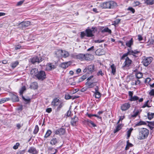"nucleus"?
Returning a JSON list of instances; mask_svg holds the SVG:
<instances>
[{
    "instance_id": "obj_19",
    "label": "nucleus",
    "mask_w": 154,
    "mask_h": 154,
    "mask_svg": "<svg viewBox=\"0 0 154 154\" xmlns=\"http://www.w3.org/2000/svg\"><path fill=\"white\" fill-rule=\"evenodd\" d=\"M71 64L70 61L62 63L60 64V67L66 69Z\"/></svg>"
},
{
    "instance_id": "obj_18",
    "label": "nucleus",
    "mask_w": 154,
    "mask_h": 154,
    "mask_svg": "<svg viewBox=\"0 0 154 154\" xmlns=\"http://www.w3.org/2000/svg\"><path fill=\"white\" fill-rule=\"evenodd\" d=\"M56 66L54 64H53L51 63H48L46 67V69L47 70L50 71L52 69H54L56 68Z\"/></svg>"
},
{
    "instance_id": "obj_4",
    "label": "nucleus",
    "mask_w": 154,
    "mask_h": 154,
    "mask_svg": "<svg viewBox=\"0 0 154 154\" xmlns=\"http://www.w3.org/2000/svg\"><path fill=\"white\" fill-rule=\"evenodd\" d=\"M97 30L96 27H92L91 29H87L85 31L86 36L88 37H92L94 36V33L97 32Z\"/></svg>"
},
{
    "instance_id": "obj_36",
    "label": "nucleus",
    "mask_w": 154,
    "mask_h": 154,
    "mask_svg": "<svg viewBox=\"0 0 154 154\" xmlns=\"http://www.w3.org/2000/svg\"><path fill=\"white\" fill-rule=\"evenodd\" d=\"M31 87L34 89H36L38 87V83L36 82H33L32 84Z\"/></svg>"
},
{
    "instance_id": "obj_39",
    "label": "nucleus",
    "mask_w": 154,
    "mask_h": 154,
    "mask_svg": "<svg viewBox=\"0 0 154 154\" xmlns=\"http://www.w3.org/2000/svg\"><path fill=\"white\" fill-rule=\"evenodd\" d=\"M134 114L131 115V118H135L140 113V112L138 110H137L136 112L134 111H133Z\"/></svg>"
},
{
    "instance_id": "obj_58",
    "label": "nucleus",
    "mask_w": 154,
    "mask_h": 154,
    "mask_svg": "<svg viewBox=\"0 0 154 154\" xmlns=\"http://www.w3.org/2000/svg\"><path fill=\"white\" fill-rule=\"evenodd\" d=\"M89 125L91 126H93L94 127H95L96 126V125L92 121L90 122V125Z\"/></svg>"
},
{
    "instance_id": "obj_28",
    "label": "nucleus",
    "mask_w": 154,
    "mask_h": 154,
    "mask_svg": "<svg viewBox=\"0 0 154 154\" xmlns=\"http://www.w3.org/2000/svg\"><path fill=\"white\" fill-rule=\"evenodd\" d=\"M95 54L98 56L102 55L103 54V52L102 50L100 49H98L95 51Z\"/></svg>"
},
{
    "instance_id": "obj_41",
    "label": "nucleus",
    "mask_w": 154,
    "mask_h": 154,
    "mask_svg": "<svg viewBox=\"0 0 154 154\" xmlns=\"http://www.w3.org/2000/svg\"><path fill=\"white\" fill-rule=\"evenodd\" d=\"M133 130V128H131L129 129V130L127 131V139H128L130 137V136L131 132Z\"/></svg>"
},
{
    "instance_id": "obj_22",
    "label": "nucleus",
    "mask_w": 154,
    "mask_h": 154,
    "mask_svg": "<svg viewBox=\"0 0 154 154\" xmlns=\"http://www.w3.org/2000/svg\"><path fill=\"white\" fill-rule=\"evenodd\" d=\"M134 40L132 38H131L129 41H127L126 43V45L128 47L131 48L132 45H133Z\"/></svg>"
},
{
    "instance_id": "obj_64",
    "label": "nucleus",
    "mask_w": 154,
    "mask_h": 154,
    "mask_svg": "<svg viewBox=\"0 0 154 154\" xmlns=\"http://www.w3.org/2000/svg\"><path fill=\"white\" fill-rule=\"evenodd\" d=\"M138 39L139 41H141L143 40V38L142 36L140 35H138Z\"/></svg>"
},
{
    "instance_id": "obj_43",
    "label": "nucleus",
    "mask_w": 154,
    "mask_h": 154,
    "mask_svg": "<svg viewBox=\"0 0 154 154\" xmlns=\"http://www.w3.org/2000/svg\"><path fill=\"white\" fill-rule=\"evenodd\" d=\"M94 94L95 95V97L96 98H99L101 96V94L99 92H94Z\"/></svg>"
},
{
    "instance_id": "obj_62",
    "label": "nucleus",
    "mask_w": 154,
    "mask_h": 154,
    "mask_svg": "<svg viewBox=\"0 0 154 154\" xmlns=\"http://www.w3.org/2000/svg\"><path fill=\"white\" fill-rule=\"evenodd\" d=\"M23 2V1H21L18 2L17 3V6H20L21 5Z\"/></svg>"
},
{
    "instance_id": "obj_6",
    "label": "nucleus",
    "mask_w": 154,
    "mask_h": 154,
    "mask_svg": "<svg viewBox=\"0 0 154 154\" xmlns=\"http://www.w3.org/2000/svg\"><path fill=\"white\" fill-rule=\"evenodd\" d=\"M43 59L39 56H35L30 59V61L32 63L34 64L35 63H39L42 61Z\"/></svg>"
},
{
    "instance_id": "obj_47",
    "label": "nucleus",
    "mask_w": 154,
    "mask_h": 154,
    "mask_svg": "<svg viewBox=\"0 0 154 154\" xmlns=\"http://www.w3.org/2000/svg\"><path fill=\"white\" fill-rule=\"evenodd\" d=\"M140 4L139 2L138 1H134L133 4L134 6L136 7L139 5Z\"/></svg>"
},
{
    "instance_id": "obj_7",
    "label": "nucleus",
    "mask_w": 154,
    "mask_h": 154,
    "mask_svg": "<svg viewBox=\"0 0 154 154\" xmlns=\"http://www.w3.org/2000/svg\"><path fill=\"white\" fill-rule=\"evenodd\" d=\"M153 58L152 57H145L143 59L142 63L145 66H147L152 61Z\"/></svg>"
},
{
    "instance_id": "obj_13",
    "label": "nucleus",
    "mask_w": 154,
    "mask_h": 154,
    "mask_svg": "<svg viewBox=\"0 0 154 154\" xmlns=\"http://www.w3.org/2000/svg\"><path fill=\"white\" fill-rule=\"evenodd\" d=\"M140 83V81L136 78H134L131 80V85H138Z\"/></svg>"
},
{
    "instance_id": "obj_31",
    "label": "nucleus",
    "mask_w": 154,
    "mask_h": 154,
    "mask_svg": "<svg viewBox=\"0 0 154 154\" xmlns=\"http://www.w3.org/2000/svg\"><path fill=\"white\" fill-rule=\"evenodd\" d=\"M111 68L112 69V73L115 75L116 72V67L114 64H113L111 66Z\"/></svg>"
},
{
    "instance_id": "obj_44",
    "label": "nucleus",
    "mask_w": 154,
    "mask_h": 154,
    "mask_svg": "<svg viewBox=\"0 0 154 154\" xmlns=\"http://www.w3.org/2000/svg\"><path fill=\"white\" fill-rule=\"evenodd\" d=\"M26 88L25 86H23L21 88L20 91V95H23V94L24 91L26 90Z\"/></svg>"
},
{
    "instance_id": "obj_52",
    "label": "nucleus",
    "mask_w": 154,
    "mask_h": 154,
    "mask_svg": "<svg viewBox=\"0 0 154 154\" xmlns=\"http://www.w3.org/2000/svg\"><path fill=\"white\" fill-rule=\"evenodd\" d=\"M22 98L26 102V103H29L30 101V99L29 98L26 99L23 96H22Z\"/></svg>"
},
{
    "instance_id": "obj_3",
    "label": "nucleus",
    "mask_w": 154,
    "mask_h": 154,
    "mask_svg": "<svg viewBox=\"0 0 154 154\" xmlns=\"http://www.w3.org/2000/svg\"><path fill=\"white\" fill-rule=\"evenodd\" d=\"M100 6V7L104 9H113L116 8L117 6V5L115 2L110 1L101 4Z\"/></svg>"
},
{
    "instance_id": "obj_27",
    "label": "nucleus",
    "mask_w": 154,
    "mask_h": 154,
    "mask_svg": "<svg viewBox=\"0 0 154 154\" xmlns=\"http://www.w3.org/2000/svg\"><path fill=\"white\" fill-rule=\"evenodd\" d=\"M146 123L145 122L142 121H140L138 122L135 124L134 125V127L140 126L143 125H146Z\"/></svg>"
},
{
    "instance_id": "obj_15",
    "label": "nucleus",
    "mask_w": 154,
    "mask_h": 154,
    "mask_svg": "<svg viewBox=\"0 0 154 154\" xmlns=\"http://www.w3.org/2000/svg\"><path fill=\"white\" fill-rule=\"evenodd\" d=\"M38 72L37 69L33 68L31 70L30 74L34 78H36Z\"/></svg>"
},
{
    "instance_id": "obj_53",
    "label": "nucleus",
    "mask_w": 154,
    "mask_h": 154,
    "mask_svg": "<svg viewBox=\"0 0 154 154\" xmlns=\"http://www.w3.org/2000/svg\"><path fill=\"white\" fill-rule=\"evenodd\" d=\"M20 145V143H16L15 145H14L13 147V148L14 149H17L18 148V146Z\"/></svg>"
},
{
    "instance_id": "obj_42",
    "label": "nucleus",
    "mask_w": 154,
    "mask_h": 154,
    "mask_svg": "<svg viewBox=\"0 0 154 154\" xmlns=\"http://www.w3.org/2000/svg\"><path fill=\"white\" fill-rule=\"evenodd\" d=\"M51 133V131L50 130H48L46 132V133L44 137L45 138H47L48 137H49L50 134Z\"/></svg>"
},
{
    "instance_id": "obj_49",
    "label": "nucleus",
    "mask_w": 154,
    "mask_h": 154,
    "mask_svg": "<svg viewBox=\"0 0 154 154\" xmlns=\"http://www.w3.org/2000/svg\"><path fill=\"white\" fill-rule=\"evenodd\" d=\"M127 10L130 11L132 12V13H134L135 12L134 9L132 7H129L128 8Z\"/></svg>"
},
{
    "instance_id": "obj_34",
    "label": "nucleus",
    "mask_w": 154,
    "mask_h": 154,
    "mask_svg": "<svg viewBox=\"0 0 154 154\" xmlns=\"http://www.w3.org/2000/svg\"><path fill=\"white\" fill-rule=\"evenodd\" d=\"M57 142V140L56 138H52L50 141V143L52 145H55Z\"/></svg>"
},
{
    "instance_id": "obj_10",
    "label": "nucleus",
    "mask_w": 154,
    "mask_h": 154,
    "mask_svg": "<svg viewBox=\"0 0 154 154\" xmlns=\"http://www.w3.org/2000/svg\"><path fill=\"white\" fill-rule=\"evenodd\" d=\"M65 132V129L61 128L55 131V133L56 134H59L60 135H63L64 134Z\"/></svg>"
},
{
    "instance_id": "obj_48",
    "label": "nucleus",
    "mask_w": 154,
    "mask_h": 154,
    "mask_svg": "<svg viewBox=\"0 0 154 154\" xmlns=\"http://www.w3.org/2000/svg\"><path fill=\"white\" fill-rule=\"evenodd\" d=\"M63 105V103L62 102H60L57 108V109L59 110H60V109L62 107Z\"/></svg>"
},
{
    "instance_id": "obj_35",
    "label": "nucleus",
    "mask_w": 154,
    "mask_h": 154,
    "mask_svg": "<svg viewBox=\"0 0 154 154\" xmlns=\"http://www.w3.org/2000/svg\"><path fill=\"white\" fill-rule=\"evenodd\" d=\"M136 78L139 79L141 78L143 76V74L141 72H137L135 74Z\"/></svg>"
},
{
    "instance_id": "obj_30",
    "label": "nucleus",
    "mask_w": 154,
    "mask_h": 154,
    "mask_svg": "<svg viewBox=\"0 0 154 154\" xmlns=\"http://www.w3.org/2000/svg\"><path fill=\"white\" fill-rule=\"evenodd\" d=\"M94 65H91L88 66V70L91 72H94Z\"/></svg>"
},
{
    "instance_id": "obj_57",
    "label": "nucleus",
    "mask_w": 154,
    "mask_h": 154,
    "mask_svg": "<svg viewBox=\"0 0 154 154\" xmlns=\"http://www.w3.org/2000/svg\"><path fill=\"white\" fill-rule=\"evenodd\" d=\"M151 81V79L149 78H147L146 79L145 82L146 83H149Z\"/></svg>"
},
{
    "instance_id": "obj_56",
    "label": "nucleus",
    "mask_w": 154,
    "mask_h": 154,
    "mask_svg": "<svg viewBox=\"0 0 154 154\" xmlns=\"http://www.w3.org/2000/svg\"><path fill=\"white\" fill-rule=\"evenodd\" d=\"M97 75H100L101 76H103L104 75V73L102 72L101 70H100L97 73Z\"/></svg>"
},
{
    "instance_id": "obj_9",
    "label": "nucleus",
    "mask_w": 154,
    "mask_h": 154,
    "mask_svg": "<svg viewBox=\"0 0 154 154\" xmlns=\"http://www.w3.org/2000/svg\"><path fill=\"white\" fill-rule=\"evenodd\" d=\"M31 23L29 21H23L20 23L18 24L20 26V28H26L30 25Z\"/></svg>"
},
{
    "instance_id": "obj_60",
    "label": "nucleus",
    "mask_w": 154,
    "mask_h": 154,
    "mask_svg": "<svg viewBox=\"0 0 154 154\" xmlns=\"http://www.w3.org/2000/svg\"><path fill=\"white\" fill-rule=\"evenodd\" d=\"M104 42V40H95L94 41V42L95 43H99L103 42Z\"/></svg>"
},
{
    "instance_id": "obj_14",
    "label": "nucleus",
    "mask_w": 154,
    "mask_h": 154,
    "mask_svg": "<svg viewBox=\"0 0 154 154\" xmlns=\"http://www.w3.org/2000/svg\"><path fill=\"white\" fill-rule=\"evenodd\" d=\"M28 152L32 154H37L38 152V151L33 146L30 147L28 151Z\"/></svg>"
},
{
    "instance_id": "obj_50",
    "label": "nucleus",
    "mask_w": 154,
    "mask_h": 154,
    "mask_svg": "<svg viewBox=\"0 0 154 154\" xmlns=\"http://www.w3.org/2000/svg\"><path fill=\"white\" fill-rule=\"evenodd\" d=\"M86 36V33L84 32H81V33L80 36L81 38H83L85 36Z\"/></svg>"
},
{
    "instance_id": "obj_24",
    "label": "nucleus",
    "mask_w": 154,
    "mask_h": 154,
    "mask_svg": "<svg viewBox=\"0 0 154 154\" xmlns=\"http://www.w3.org/2000/svg\"><path fill=\"white\" fill-rule=\"evenodd\" d=\"M101 32L102 33H104L105 32H108L109 34H111V30L109 29L108 27H106L105 28L103 27L101 29Z\"/></svg>"
},
{
    "instance_id": "obj_17",
    "label": "nucleus",
    "mask_w": 154,
    "mask_h": 154,
    "mask_svg": "<svg viewBox=\"0 0 154 154\" xmlns=\"http://www.w3.org/2000/svg\"><path fill=\"white\" fill-rule=\"evenodd\" d=\"M138 100H139L138 101L139 102H141L143 101V98L139 99V98L138 96H134L132 97V98H130L129 99V100L131 101H137Z\"/></svg>"
},
{
    "instance_id": "obj_12",
    "label": "nucleus",
    "mask_w": 154,
    "mask_h": 154,
    "mask_svg": "<svg viewBox=\"0 0 154 154\" xmlns=\"http://www.w3.org/2000/svg\"><path fill=\"white\" fill-rule=\"evenodd\" d=\"M85 60L87 61H90L93 60L94 59V56L91 54L87 53L85 54Z\"/></svg>"
},
{
    "instance_id": "obj_25",
    "label": "nucleus",
    "mask_w": 154,
    "mask_h": 154,
    "mask_svg": "<svg viewBox=\"0 0 154 154\" xmlns=\"http://www.w3.org/2000/svg\"><path fill=\"white\" fill-rule=\"evenodd\" d=\"M62 54V50H59L55 52V54L56 57H61Z\"/></svg>"
},
{
    "instance_id": "obj_55",
    "label": "nucleus",
    "mask_w": 154,
    "mask_h": 154,
    "mask_svg": "<svg viewBox=\"0 0 154 154\" xmlns=\"http://www.w3.org/2000/svg\"><path fill=\"white\" fill-rule=\"evenodd\" d=\"M149 94L150 96H154V89H152L149 93Z\"/></svg>"
},
{
    "instance_id": "obj_2",
    "label": "nucleus",
    "mask_w": 154,
    "mask_h": 154,
    "mask_svg": "<svg viewBox=\"0 0 154 154\" xmlns=\"http://www.w3.org/2000/svg\"><path fill=\"white\" fill-rule=\"evenodd\" d=\"M138 131L139 133L137 138L139 140H143L146 138L149 133V130L145 128L139 129Z\"/></svg>"
},
{
    "instance_id": "obj_5",
    "label": "nucleus",
    "mask_w": 154,
    "mask_h": 154,
    "mask_svg": "<svg viewBox=\"0 0 154 154\" xmlns=\"http://www.w3.org/2000/svg\"><path fill=\"white\" fill-rule=\"evenodd\" d=\"M36 78L41 81H43L46 78V75L45 71L43 70L38 71Z\"/></svg>"
},
{
    "instance_id": "obj_59",
    "label": "nucleus",
    "mask_w": 154,
    "mask_h": 154,
    "mask_svg": "<svg viewBox=\"0 0 154 154\" xmlns=\"http://www.w3.org/2000/svg\"><path fill=\"white\" fill-rule=\"evenodd\" d=\"M133 91H129L128 92V94L130 98H132L133 97Z\"/></svg>"
},
{
    "instance_id": "obj_8",
    "label": "nucleus",
    "mask_w": 154,
    "mask_h": 154,
    "mask_svg": "<svg viewBox=\"0 0 154 154\" xmlns=\"http://www.w3.org/2000/svg\"><path fill=\"white\" fill-rule=\"evenodd\" d=\"M131 107V104L129 103H126L122 104L121 106V109L122 111H125Z\"/></svg>"
},
{
    "instance_id": "obj_54",
    "label": "nucleus",
    "mask_w": 154,
    "mask_h": 154,
    "mask_svg": "<svg viewBox=\"0 0 154 154\" xmlns=\"http://www.w3.org/2000/svg\"><path fill=\"white\" fill-rule=\"evenodd\" d=\"M147 122L148 123V125L150 127V125L154 126V121L152 122L147 121Z\"/></svg>"
},
{
    "instance_id": "obj_46",
    "label": "nucleus",
    "mask_w": 154,
    "mask_h": 154,
    "mask_svg": "<svg viewBox=\"0 0 154 154\" xmlns=\"http://www.w3.org/2000/svg\"><path fill=\"white\" fill-rule=\"evenodd\" d=\"M72 96L69 95V94H66L65 95V98L66 100L72 99Z\"/></svg>"
},
{
    "instance_id": "obj_33",
    "label": "nucleus",
    "mask_w": 154,
    "mask_h": 154,
    "mask_svg": "<svg viewBox=\"0 0 154 154\" xmlns=\"http://www.w3.org/2000/svg\"><path fill=\"white\" fill-rule=\"evenodd\" d=\"M87 78V75H84L82 76L81 77H80L79 79V81H78V83H80L83 81L85 79H86Z\"/></svg>"
},
{
    "instance_id": "obj_61",
    "label": "nucleus",
    "mask_w": 154,
    "mask_h": 154,
    "mask_svg": "<svg viewBox=\"0 0 154 154\" xmlns=\"http://www.w3.org/2000/svg\"><path fill=\"white\" fill-rule=\"evenodd\" d=\"M52 109L51 108H48L46 109V112L48 113H50L52 111Z\"/></svg>"
},
{
    "instance_id": "obj_20",
    "label": "nucleus",
    "mask_w": 154,
    "mask_h": 154,
    "mask_svg": "<svg viewBox=\"0 0 154 154\" xmlns=\"http://www.w3.org/2000/svg\"><path fill=\"white\" fill-rule=\"evenodd\" d=\"M85 54L81 53L76 55L75 56L76 58L82 61L85 60Z\"/></svg>"
},
{
    "instance_id": "obj_29",
    "label": "nucleus",
    "mask_w": 154,
    "mask_h": 154,
    "mask_svg": "<svg viewBox=\"0 0 154 154\" xmlns=\"http://www.w3.org/2000/svg\"><path fill=\"white\" fill-rule=\"evenodd\" d=\"M61 57H63L64 58L68 57L69 55V53L67 51L62 50V54Z\"/></svg>"
},
{
    "instance_id": "obj_63",
    "label": "nucleus",
    "mask_w": 154,
    "mask_h": 154,
    "mask_svg": "<svg viewBox=\"0 0 154 154\" xmlns=\"http://www.w3.org/2000/svg\"><path fill=\"white\" fill-rule=\"evenodd\" d=\"M25 150H23L21 151H20L17 152V154H23L25 152Z\"/></svg>"
},
{
    "instance_id": "obj_26",
    "label": "nucleus",
    "mask_w": 154,
    "mask_h": 154,
    "mask_svg": "<svg viewBox=\"0 0 154 154\" xmlns=\"http://www.w3.org/2000/svg\"><path fill=\"white\" fill-rule=\"evenodd\" d=\"M144 3L147 5H152L154 4V0H144Z\"/></svg>"
},
{
    "instance_id": "obj_37",
    "label": "nucleus",
    "mask_w": 154,
    "mask_h": 154,
    "mask_svg": "<svg viewBox=\"0 0 154 154\" xmlns=\"http://www.w3.org/2000/svg\"><path fill=\"white\" fill-rule=\"evenodd\" d=\"M10 100L9 98H4L0 100V104L2 103Z\"/></svg>"
},
{
    "instance_id": "obj_32",
    "label": "nucleus",
    "mask_w": 154,
    "mask_h": 154,
    "mask_svg": "<svg viewBox=\"0 0 154 154\" xmlns=\"http://www.w3.org/2000/svg\"><path fill=\"white\" fill-rule=\"evenodd\" d=\"M148 118L149 120L152 119L154 116V113L149 112L147 113Z\"/></svg>"
},
{
    "instance_id": "obj_51",
    "label": "nucleus",
    "mask_w": 154,
    "mask_h": 154,
    "mask_svg": "<svg viewBox=\"0 0 154 154\" xmlns=\"http://www.w3.org/2000/svg\"><path fill=\"white\" fill-rule=\"evenodd\" d=\"M94 50V47L92 46L91 48L88 49L87 50V51H90L91 52H93Z\"/></svg>"
},
{
    "instance_id": "obj_40",
    "label": "nucleus",
    "mask_w": 154,
    "mask_h": 154,
    "mask_svg": "<svg viewBox=\"0 0 154 154\" xmlns=\"http://www.w3.org/2000/svg\"><path fill=\"white\" fill-rule=\"evenodd\" d=\"M122 127V126L121 125L119 124L116 127V129L114 131V133H116L118 131L120 130Z\"/></svg>"
},
{
    "instance_id": "obj_11",
    "label": "nucleus",
    "mask_w": 154,
    "mask_h": 154,
    "mask_svg": "<svg viewBox=\"0 0 154 154\" xmlns=\"http://www.w3.org/2000/svg\"><path fill=\"white\" fill-rule=\"evenodd\" d=\"M78 117L75 116L73 118H72L71 123L73 126H76L78 124Z\"/></svg>"
},
{
    "instance_id": "obj_38",
    "label": "nucleus",
    "mask_w": 154,
    "mask_h": 154,
    "mask_svg": "<svg viewBox=\"0 0 154 154\" xmlns=\"http://www.w3.org/2000/svg\"><path fill=\"white\" fill-rule=\"evenodd\" d=\"M19 64V63L17 61H16L12 63L11 64V67L14 69Z\"/></svg>"
},
{
    "instance_id": "obj_21",
    "label": "nucleus",
    "mask_w": 154,
    "mask_h": 154,
    "mask_svg": "<svg viewBox=\"0 0 154 154\" xmlns=\"http://www.w3.org/2000/svg\"><path fill=\"white\" fill-rule=\"evenodd\" d=\"M11 100L13 102H18L19 101V99L17 96L14 94H11Z\"/></svg>"
},
{
    "instance_id": "obj_16",
    "label": "nucleus",
    "mask_w": 154,
    "mask_h": 154,
    "mask_svg": "<svg viewBox=\"0 0 154 154\" xmlns=\"http://www.w3.org/2000/svg\"><path fill=\"white\" fill-rule=\"evenodd\" d=\"M60 102V100L57 98H56L53 100L51 102V105L55 107L57 106L59 104Z\"/></svg>"
},
{
    "instance_id": "obj_1",
    "label": "nucleus",
    "mask_w": 154,
    "mask_h": 154,
    "mask_svg": "<svg viewBox=\"0 0 154 154\" xmlns=\"http://www.w3.org/2000/svg\"><path fill=\"white\" fill-rule=\"evenodd\" d=\"M128 52L124 54L121 58V60H122L124 59L126 57L122 65V68L124 69L129 67L132 63V61L127 56L128 55H132L136 57V56L135 55L138 54L140 53V51L137 50L133 51L130 48L128 49Z\"/></svg>"
},
{
    "instance_id": "obj_23",
    "label": "nucleus",
    "mask_w": 154,
    "mask_h": 154,
    "mask_svg": "<svg viewBox=\"0 0 154 154\" xmlns=\"http://www.w3.org/2000/svg\"><path fill=\"white\" fill-rule=\"evenodd\" d=\"M85 85H87L88 88H91L96 86V83L87 82L85 83Z\"/></svg>"
},
{
    "instance_id": "obj_45",
    "label": "nucleus",
    "mask_w": 154,
    "mask_h": 154,
    "mask_svg": "<svg viewBox=\"0 0 154 154\" xmlns=\"http://www.w3.org/2000/svg\"><path fill=\"white\" fill-rule=\"evenodd\" d=\"M39 127L38 125H36L35 127V129L33 132V133L35 134H36L39 131Z\"/></svg>"
}]
</instances>
